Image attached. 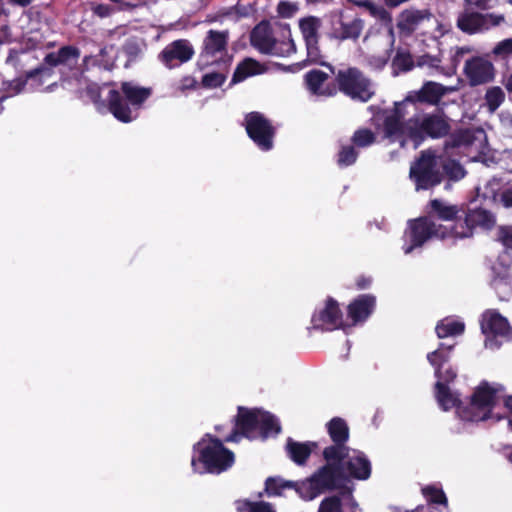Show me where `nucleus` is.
<instances>
[{
    "label": "nucleus",
    "mask_w": 512,
    "mask_h": 512,
    "mask_svg": "<svg viewBox=\"0 0 512 512\" xmlns=\"http://www.w3.org/2000/svg\"><path fill=\"white\" fill-rule=\"evenodd\" d=\"M407 106H413V96L396 102L393 110H385L374 117L377 129L383 134V138L390 143H399L404 147L409 142L416 149L425 136L438 138L444 136L449 129L447 121L439 114H415L408 121L403 119L409 111Z\"/></svg>",
    "instance_id": "obj_1"
},
{
    "label": "nucleus",
    "mask_w": 512,
    "mask_h": 512,
    "mask_svg": "<svg viewBox=\"0 0 512 512\" xmlns=\"http://www.w3.org/2000/svg\"><path fill=\"white\" fill-rule=\"evenodd\" d=\"M121 88L124 98L118 91L110 88L109 85L100 87L95 83L86 85V94L100 112L106 108L104 102L101 101V95L105 94L108 110L117 120L128 123L137 118L138 110L150 96L151 91L132 82H123Z\"/></svg>",
    "instance_id": "obj_2"
},
{
    "label": "nucleus",
    "mask_w": 512,
    "mask_h": 512,
    "mask_svg": "<svg viewBox=\"0 0 512 512\" xmlns=\"http://www.w3.org/2000/svg\"><path fill=\"white\" fill-rule=\"evenodd\" d=\"M234 461V453L210 434H206L193 445L191 468L194 473L220 474L231 468Z\"/></svg>",
    "instance_id": "obj_3"
},
{
    "label": "nucleus",
    "mask_w": 512,
    "mask_h": 512,
    "mask_svg": "<svg viewBox=\"0 0 512 512\" xmlns=\"http://www.w3.org/2000/svg\"><path fill=\"white\" fill-rule=\"evenodd\" d=\"M280 432L278 420L260 409L239 407L234 432L225 438L226 442H239L242 437L248 439L267 438Z\"/></svg>",
    "instance_id": "obj_4"
},
{
    "label": "nucleus",
    "mask_w": 512,
    "mask_h": 512,
    "mask_svg": "<svg viewBox=\"0 0 512 512\" xmlns=\"http://www.w3.org/2000/svg\"><path fill=\"white\" fill-rule=\"evenodd\" d=\"M505 388L500 383L482 381L477 385L465 407L458 408V417L463 421L479 422L488 419L499 420L494 409L500 398L504 396Z\"/></svg>",
    "instance_id": "obj_5"
},
{
    "label": "nucleus",
    "mask_w": 512,
    "mask_h": 512,
    "mask_svg": "<svg viewBox=\"0 0 512 512\" xmlns=\"http://www.w3.org/2000/svg\"><path fill=\"white\" fill-rule=\"evenodd\" d=\"M344 459L325 460L309 478L296 484V492L304 500H313L320 494L336 489L343 480Z\"/></svg>",
    "instance_id": "obj_6"
},
{
    "label": "nucleus",
    "mask_w": 512,
    "mask_h": 512,
    "mask_svg": "<svg viewBox=\"0 0 512 512\" xmlns=\"http://www.w3.org/2000/svg\"><path fill=\"white\" fill-rule=\"evenodd\" d=\"M251 44L258 51L279 57H287L295 52V44L288 26L272 30L269 23H259L251 33Z\"/></svg>",
    "instance_id": "obj_7"
},
{
    "label": "nucleus",
    "mask_w": 512,
    "mask_h": 512,
    "mask_svg": "<svg viewBox=\"0 0 512 512\" xmlns=\"http://www.w3.org/2000/svg\"><path fill=\"white\" fill-rule=\"evenodd\" d=\"M447 235L448 228L430 218L424 217L410 220L403 235L402 250L404 254H410L414 250L421 248L430 238L444 239Z\"/></svg>",
    "instance_id": "obj_8"
},
{
    "label": "nucleus",
    "mask_w": 512,
    "mask_h": 512,
    "mask_svg": "<svg viewBox=\"0 0 512 512\" xmlns=\"http://www.w3.org/2000/svg\"><path fill=\"white\" fill-rule=\"evenodd\" d=\"M442 160L431 151H423L409 171V177L417 191L428 190L442 181Z\"/></svg>",
    "instance_id": "obj_9"
},
{
    "label": "nucleus",
    "mask_w": 512,
    "mask_h": 512,
    "mask_svg": "<svg viewBox=\"0 0 512 512\" xmlns=\"http://www.w3.org/2000/svg\"><path fill=\"white\" fill-rule=\"evenodd\" d=\"M480 327L485 336L484 346L486 349L498 350L503 343L512 340V326L508 319L496 309H488L483 312Z\"/></svg>",
    "instance_id": "obj_10"
},
{
    "label": "nucleus",
    "mask_w": 512,
    "mask_h": 512,
    "mask_svg": "<svg viewBox=\"0 0 512 512\" xmlns=\"http://www.w3.org/2000/svg\"><path fill=\"white\" fill-rule=\"evenodd\" d=\"M452 146L460 148L471 161L486 162L489 146L486 133L481 128L458 131L453 136Z\"/></svg>",
    "instance_id": "obj_11"
},
{
    "label": "nucleus",
    "mask_w": 512,
    "mask_h": 512,
    "mask_svg": "<svg viewBox=\"0 0 512 512\" xmlns=\"http://www.w3.org/2000/svg\"><path fill=\"white\" fill-rule=\"evenodd\" d=\"M311 324L313 328L325 331L336 329L348 331V324L345 321L340 305L331 297L326 298L317 305L311 317Z\"/></svg>",
    "instance_id": "obj_12"
},
{
    "label": "nucleus",
    "mask_w": 512,
    "mask_h": 512,
    "mask_svg": "<svg viewBox=\"0 0 512 512\" xmlns=\"http://www.w3.org/2000/svg\"><path fill=\"white\" fill-rule=\"evenodd\" d=\"M337 81L340 90L354 100L366 102L375 93L373 84L355 68L339 71Z\"/></svg>",
    "instance_id": "obj_13"
},
{
    "label": "nucleus",
    "mask_w": 512,
    "mask_h": 512,
    "mask_svg": "<svg viewBox=\"0 0 512 512\" xmlns=\"http://www.w3.org/2000/svg\"><path fill=\"white\" fill-rule=\"evenodd\" d=\"M326 429L333 444L324 448L323 458L325 460L344 459L347 449L346 442L349 439V427L347 422L334 417L326 424Z\"/></svg>",
    "instance_id": "obj_14"
},
{
    "label": "nucleus",
    "mask_w": 512,
    "mask_h": 512,
    "mask_svg": "<svg viewBox=\"0 0 512 512\" xmlns=\"http://www.w3.org/2000/svg\"><path fill=\"white\" fill-rule=\"evenodd\" d=\"M330 27L328 37L335 40H356L360 37L364 28L361 18H354L350 22L344 21L343 11H335L329 15Z\"/></svg>",
    "instance_id": "obj_15"
},
{
    "label": "nucleus",
    "mask_w": 512,
    "mask_h": 512,
    "mask_svg": "<svg viewBox=\"0 0 512 512\" xmlns=\"http://www.w3.org/2000/svg\"><path fill=\"white\" fill-rule=\"evenodd\" d=\"M505 18L502 14L478 12H463L457 20L458 27L470 34L483 32L493 27H497L504 22Z\"/></svg>",
    "instance_id": "obj_16"
},
{
    "label": "nucleus",
    "mask_w": 512,
    "mask_h": 512,
    "mask_svg": "<svg viewBox=\"0 0 512 512\" xmlns=\"http://www.w3.org/2000/svg\"><path fill=\"white\" fill-rule=\"evenodd\" d=\"M246 131L254 143L263 151L273 146V129L268 120L258 112L246 116Z\"/></svg>",
    "instance_id": "obj_17"
},
{
    "label": "nucleus",
    "mask_w": 512,
    "mask_h": 512,
    "mask_svg": "<svg viewBox=\"0 0 512 512\" xmlns=\"http://www.w3.org/2000/svg\"><path fill=\"white\" fill-rule=\"evenodd\" d=\"M298 25L306 44L307 60L311 63H318L320 60L318 42L319 30L322 26L321 19L316 16H306L299 19Z\"/></svg>",
    "instance_id": "obj_18"
},
{
    "label": "nucleus",
    "mask_w": 512,
    "mask_h": 512,
    "mask_svg": "<svg viewBox=\"0 0 512 512\" xmlns=\"http://www.w3.org/2000/svg\"><path fill=\"white\" fill-rule=\"evenodd\" d=\"M41 39L42 35H40L38 32L34 33L32 36H29L28 41L32 42L31 48L26 50H11L9 56L7 57V63L12 65L17 70L25 71L27 74L29 71H26V69L33 67L38 60L34 48L41 42ZM35 70L36 69H34V71ZM40 70H45V68H41ZM46 71L48 74L38 78L36 82L40 83L42 78L50 75V72L47 69ZM31 72H33V70Z\"/></svg>",
    "instance_id": "obj_19"
},
{
    "label": "nucleus",
    "mask_w": 512,
    "mask_h": 512,
    "mask_svg": "<svg viewBox=\"0 0 512 512\" xmlns=\"http://www.w3.org/2000/svg\"><path fill=\"white\" fill-rule=\"evenodd\" d=\"M376 299L371 294H363L355 298L347 306V317L345 321L348 324V330L363 324L373 313Z\"/></svg>",
    "instance_id": "obj_20"
},
{
    "label": "nucleus",
    "mask_w": 512,
    "mask_h": 512,
    "mask_svg": "<svg viewBox=\"0 0 512 512\" xmlns=\"http://www.w3.org/2000/svg\"><path fill=\"white\" fill-rule=\"evenodd\" d=\"M453 347L454 344L440 343L437 349L427 354V361L434 369L436 380L456 378V371L451 366H446L451 358Z\"/></svg>",
    "instance_id": "obj_21"
},
{
    "label": "nucleus",
    "mask_w": 512,
    "mask_h": 512,
    "mask_svg": "<svg viewBox=\"0 0 512 512\" xmlns=\"http://www.w3.org/2000/svg\"><path fill=\"white\" fill-rule=\"evenodd\" d=\"M464 73L470 85L490 82L494 77L493 64L484 57H473L465 62Z\"/></svg>",
    "instance_id": "obj_22"
},
{
    "label": "nucleus",
    "mask_w": 512,
    "mask_h": 512,
    "mask_svg": "<svg viewBox=\"0 0 512 512\" xmlns=\"http://www.w3.org/2000/svg\"><path fill=\"white\" fill-rule=\"evenodd\" d=\"M227 32L210 30L204 40L203 57L207 58V63L222 61L226 65L230 59L226 57L225 49L227 45Z\"/></svg>",
    "instance_id": "obj_23"
},
{
    "label": "nucleus",
    "mask_w": 512,
    "mask_h": 512,
    "mask_svg": "<svg viewBox=\"0 0 512 512\" xmlns=\"http://www.w3.org/2000/svg\"><path fill=\"white\" fill-rule=\"evenodd\" d=\"M455 379H439L436 380L434 385V397L438 406L443 411H449L453 408H456V413L458 414L459 407H465L460 400V394L452 390L450 387V383H452Z\"/></svg>",
    "instance_id": "obj_24"
},
{
    "label": "nucleus",
    "mask_w": 512,
    "mask_h": 512,
    "mask_svg": "<svg viewBox=\"0 0 512 512\" xmlns=\"http://www.w3.org/2000/svg\"><path fill=\"white\" fill-rule=\"evenodd\" d=\"M345 465L350 476L358 480H367L371 475V463L359 450L347 449L342 466Z\"/></svg>",
    "instance_id": "obj_25"
},
{
    "label": "nucleus",
    "mask_w": 512,
    "mask_h": 512,
    "mask_svg": "<svg viewBox=\"0 0 512 512\" xmlns=\"http://www.w3.org/2000/svg\"><path fill=\"white\" fill-rule=\"evenodd\" d=\"M194 54L193 47L186 40H176L167 45L161 53V59L168 68L189 61Z\"/></svg>",
    "instance_id": "obj_26"
},
{
    "label": "nucleus",
    "mask_w": 512,
    "mask_h": 512,
    "mask_svg": "<svg viewBox=\"0 0 512 512\" xmlns=\"http://www.w3.org/2000/svg\"><path fill=\"white\" fill-rule=\"evenodd\" d=\"M437 25V18L427 10L408 9L401 13L398 26L402 31H422V27L428 24Z\"/></svg>",
    "instance_id": "obj_27"
},
{
    "label": "nucleus",
    "mask_w": 512,
    "mask_h": 512,
    "mask_svg": "<svg viewBox=\"0 0 512 512\" xmlns=\"http://www.w3.org/2000/svg\"><path fill=\"white\" fill-rule=\"evenodd\" d=\"M46 74H48L46 70H35L33 72H28L25 80L17 78L12 81H4L0 90V101L21 93L25 90L26 84L29 85L30 89H37L40 86V83L36 82L37 79Z\"/></svg>",
    "instance_id": "obj_28"
},
{
    "label": "nucleus",
    "mask_w": 512,
    "mask_h": 512,
    "mask_svg": "<svg viewBox=\"0 0 512 512\" xmlns=\"http://www.w3.org/2000/svg\"><path fill=\"white\" fill-rule=\"evenodd\" d=\"M456 90V86H443L436 82H428L422 87L420 91L411 92L408 94L413 96V106H407L406 111L416 110V101H423L435 104L440 100V98L443 95Z\"/></svg>",
    "instance_id": "obj_29"
},
{
    "label": "nucleus",
    "mask_w": 512,
    "mask_h": 512,
    "mask_svg": "<svg viewBox=\"0 0 512 512\" xmlns=\"http://www.w3.org/2000/svg\"><path fill=\"white\" fill-rule=\"evenodd\" d=\"M329 74L320 70H311L305 75V81L308 90L317 96H331L335 93L334 87H331L327 80Z\"/></svg>",
    "instance_id": "obj_30"
},
{
    "label": "nucleus",
    "mask_w": 512,
    "mask_h": 512,
    "mask_svg": "<svg viewBox=\"0 0 512 512\" xmlns=\"http://www.w3.org/2000/svg\"><path fill=\"white\" fill-rule=\"evenodd\" d=\"M79 58V52L73 47H64L57 53H50L45 56V61L50 66H60V73L64 74L65 69L74 67Z\"/></svg>",
    "instance_id": "obj_31"
},
{
    "label": "nucleus",
    "mask_w": 512,
    "mask_h": 512,
    "mask_svg": "<svg viewBox=\"0 0 512 512\" xmlns=\"http://www.w3.org/2000/svg\"><path fill=\"white\" fill-rule=\"evenodd\" d=\"M116 54V49L113 46H106L98 49V53L95 55H85L83 62L86 68L99 66L108 69L113 65Z\"/></svg>",
    "instance_id": "obj_32"
},
{
    "label": "nucleus",
    "mask_w": 512,
    "mask_h": 512,
    "mask_svg": "<svg viewBox=\"0 0 512 512\" xmlns=\"http://www.w3.org/2000/svg\"><path fill=\"white\" fill-rule=\"evenodd\" d=\"M465 330V323L456 317H447L440 320L435 331L439 338L455 337L462 335Z\"/></svg>",
    "instance_id": "obj_33"
},
{
    "label": "nucleus",
    "mask_w": 512,
    "mask_h": 512,
    "mask_svg": "<svg viewBox=\"0 0 512 512\" xmlns=\"http://www.w3.org/2000/svg\"><path fill=\"white\" fill-rule=\"evenodd\" d=\"M315 447V443H298L292 440L287 442L288 455L298 465L305 463Z\"/></svg>",
    "instance_id": "obj_34"
},
{
    "label": "nucleus",
    "mask_w": 512,
    "mask_h": 512,
    "mask_svg": "<svg viewBox=\"0 0 512 512\" xmlns=\"http://www.w3.org/2000/svg\"><path fill=\"white\" fill-rule=\"evenodd\" d=\"M264 72V68L260 63L252 59H246L236 68L233 75V82L243 81L247 77L258 75Z\"/></svg>",
    "instance_id": "obj_35"
},
{
    "label": "nucleus",
    "mask_w": 512,
    "mask_h": 512,
    "mask_svg": "<svg viewBox=\"0 0 512 512\" xmlns=\"http://www.w3.org/2000/svg\"><path fill=\"white\" fill-rule=\"evenodd\" d=\"M466 218L472 228L474 226H480L489 229L495 223L493 214L482 208L470 210L466 215Z\"/></svg>",
    "instance_id": "obj_36"
},
{
    "label": "nucleus",
    "mask_w": 512,
    "mask_h": 512,
    "mask_svg": "<svg viewBox=\"0 0 512 512\" xmlns=\"http://www.w3.org/2000/svg\"><path fill=\"white\" fill-rule=\"evenodd\" d=\"M296 484H299V482L285 481L278 477H270L265 482V491L268 496H281L283 490L287 488L296 490Z\"/></svg>",
    "instance_id": "obj_37"
},
{
    "label": "nucleus",
    "mask_w": 512,
    "mask_h": 512,
    "mask_svg": "<svg viewBox=\"0 0 512 512\" xmlns=\"http://www.w3.org/2000/svg\"><path fill=\"white\" fill-rule=\"evenodd\" d=\"M237 512H276L274 507L264 501H250L247 499L236 502Z\"/></svg>",
    "instance_id": "obj_38"
},
{
    "label": "nucleus",
    "mask_w": 512,
    "mask_h": 512,
    "mask_svg": "<svg viewBox=\"0 0 512 512\" xmlns=\"http://www.w3.org/2000/svg\"><path fill=\"white\" fill-rule=\"evenodd\" d=\"M448 228V235L446 238H454V239H463L468 238L472 235L473 229L468 223L467 218H465V221H458L454 224H448L445 225Z\"/></svg>",
    "instance_id": "obj_39"
},
{
    "label": "nucleus",
    "mask_w": 512,
    "mask_h": 512,
    "mask_svg": "<svg viewBox=\"0 0 512 512\" xmlns=\"http://www.w3.org/2000/svg\"><path fill=\"white\" fill-rule=\"evenodd\" d=\"M431 208L436 213V215L444 220L451 221L458 213V208L454 205H449L440 200H433L431 202Z\"/></svg>",
    "instance_id": "obj_40"
},
{
    "label": "nucleus",
    "mask_w": 512,
    "mask_h": 512,
    "mask_svg": "<svg viewBox=\"0 0 512 512\" xmlns=\"http://www.w3.org/2000/svg\"><path fill=\"white\" fill-rule=\"evenodd\" d=\"M413 67V60L407 53H397L392 62L393 74L409 71Z\"/></svg>",
    "instance_id": "obj_41"
},
{
    "label": "nucleus",
    "mask_w": 512,
    "mask_h": 512,
    "mask_svg": "<svg viewBox=\"0 0 512 512\" xmlns=\"http://www.w3.org/2000/svg\"><path fill=\"white\" fill-rule=\"evenodd\" d=\"M226 77L227 73L225 68L217 72H209L203 76L202 84L206 88H217L225 82Z\"/></svg>",
    "instance_id": "obj_42"
},
{
    "label": "nucleus",
    "mask_w": 512,
    "mask_h": 512,
    "mask_svg": "<svg viewBox=\"0 0 512 512\" xmlns=\"http://www.w3.org/2000/svg\"><path fill=\"white\" fill-rule=\"evenodd\" d=\"M490 112H494L503 102L504 93L499 87L489 89L485 96Z\"/></svg>",
    "instance_id": "obj_43"
},
{
    "label": "nucleus",
    "mask_w": 512,
    "mask_h": 512,
    "mask_svg": "<svg viewBox=\"0 0 512 512\" xmlns=\"http://www.w3.org/2000/svg\"><path fill=\"white\" fill-rule=\"evenodd\" d=\"M423 495L431 503L447 504V498L441 488L426 486L422 489Z\"/></svg>",
    "instance_id": "obj_44"
},
{
    "label": "nucleus",
    "mask_w": 512,
    "mask_h": 512,
    "mask_svg": "<svg viewBox=\"0 0 512 512\" xmlns=\"http://www.w3.org/2000/svg\"><path fill=\"white\" fill-rule=\"evenodd\" d=\"M441 170L445 171L448 177L452 180H460L465 176V170L463 167L453 160H449L447 162L442 161Z\"/></svg>",
    "instance_id": "obj_45"
},
{
    "label": "nucleus",
    "mask_w": 512,
    "mask_h": 512,
    "mask_svg": "<svg viewBox=\"0 0 512 512\" xmlns=\"http://www.w3.org/2000/svg\"><path fill=\"white\" fill-rule=\"evenodd\" d=\"M358 157L357 151L353 146H344L338 154V165L347 167L355 163Z\"/></svg>",
    "instance_id": "obj_46"
},
{
    "label": "nucleus",
    "mask_w": 512,
    "mask_h": 512,
    "mask_svg": "<svg viewBox=\"0 0 512 512\" xmlns=\"http://www.w3.org/2000/svg\"><path fill=\"white\" fill-rule=\"evenodd\" d=\"M317 512H342V502L338 496L325 497L318 508Z\"/></svg>",
    "instance_id": "obj_47"
},
{
    "label": "nucleus",
    "mask_w": 512,
    "mask_h": 512,
    "mask_svg": "<svg viewBox=\"0 0 512 512\" xmlns=\"http://www.w3.org/2000/svg\"><path fill=\"white\" fill-rule=\"evenodd\" d=\"M375 134L368 129L357 130L353 135V142L358 147H367L375 142Z\"/></svg>",
    "instance_id": "obj_48"
},
{
    "label": "nucleus",
    "mask_w": 512,
    "mask_h": 512,
    "mask_svg": "<svg viewBox=\"0 0 512 512\" xmlns=\"http://www.w3.org/2000/svg\"><path fill=\"white\" fill-rule=\"evenodd\" d=\"M421 32L430 35L432 38H438L447 32V27L437 19V25L430 23L423 26Z\"/></svg>",
    "instance_id": "obj_49"
},
{
    "label": "nucleus",
    "mask_w": 512,
    "mask_h": 512,
    "mask_svg": "<svg viewBox=\"0 0 512 512\" xmlns=\"http://www.w3.org/2000/svg\"><path fill=\"white\" fill-rule=\"evenodd\" d=\"M470 52V48L468 47H458L455 49V52L452 56V66L445 72L446 75L451 76L455 74L456 67L460 63L462 57Z\"/></svg>",
    "instance_id": "obj_50"
},
{
    "label": "nucleus",
    "mask_w": 512,
    "mask_h": 512,
    "mask_svg": "<svg viewBox=\"0 0 512 512\" xmlns=\"http://www.w3.org/2000/svg\"><path fill=\"white\" fill-rule=\"evenodd\" d=\"M277 10L280 16L289 18L297 12L298 5L293 2L282 1L278 4Z\"/></svg>",
    "instance_id": "obj_51"
},
{
    "label": "nucleus",
    "mask_w": 512,
    "mask_h": 512,
    "mask_svg": "<svg viewBox=\"0 0 512 512\" xmlns=\"http://www.w3.org/2000/svg\"><path fill=\"white\" fill-rule=\"evenodd\" d=\"M467 5L474 6L478 9L488 10L494 8L499 0H464Z\"/></svg>",
    "instance_id": "obj_52"
},
{
    "label": "nucleus",
    "mask_w": 512,
    "mask_h": 512,
    "mask_svg": "<svg viewBox=\"0 0 512 512\" xmlns=\"http://www.w3.org/2000/svg\"><path fill=\"white\" fill-rule=\"evenodd\" d=\"M367 11L369 12V14L372 17L379 19V20H385L388 17L387 11L383 7L376 5L372 1L368 5Z\"/></svg>",
    "instance_id": "obj_53"
},
{
    "label": "nucleus",
    "mask_w": 512,
    "mask_h": 512,
    "mask_svg": "<svg viewBox=\"0 0 512 512\" xmlns=\"http://www.w3.org/2000/svg\"><path fill=\"white\" fill-rule=\"evenodd\" d=\"M498 237L505 247L512 248V227H501Z\"/></svg>",
    "instance_id": "obj_54"
},
{
    "label": "nucleus",
    "mask_w": 512,
    "mask_h": 512,
    "mask_svg": "<svg viewBox=\"0 0 512 512\" xmlns=\"http://www.w3.org/2000/svg\"><path fill=\"white\" fill-rule=\"evenodd\" d=\"M493 53L496 55L512 53V38L503 40L498 43L493 49Z\"/></svg>",
    "instance_id": "obj_55"
},
{
    "label": "nucleus",
    "mask_w": 512,
    "mask_h": 512,
    "mask_svg": "<svg viewBox=\"0 0 512 512\" xmlns=\"http://www.w3.org/2000/svg\"><path fill=\"white\" fill-rule=\"evenodd\" d=\"M500 201L505 208H512V185L502 192Z\"/></svg>",
    "instance_id": "obj_56"
},
{
    "label": "nucleus",
    "mask_w": 512,
    "mask_h": 512,
    "mask_svg": "<svg viewBox=\"0 0 512 512\" xmlns=\"http://www.w3.org/2000/svg\"><path fill=\"white\" fill-rule=\"evenodd\" d=\"M11 41V33L8 26H2L0 28V47Z\"/></svg>",
    "instance_id": "obj_57"
},
{
    "label": "nucleus",
    "mask_w": 512,
    "mask_h": 512,
    "mask_svg": "<svg viewBox=\"0 0 512 512\" xmlns=\"http://www.w3.org/2000/svg\"><path fill=\"white\" fill-rule=\"evenodd\" d=\"M508 285L509 284L505 279L494 280V282H493L494 289L497 291L498 294H500L501 290L504 289ZM499 298L501 300H505V297H503L501 295H499Z\"/></svg>",
    "instance_id": "obj_58"
},
{
    "label": "nucleus",
    "mask_w": 512,
    "mask_h": 512,
    "mask_svg": "<svg viewBox=\"0 0 512 512\" xmlns=\"http://www.w3.org/2000/svg\"><path fill=\"white\" fill-rule=\"evenodd\" d=\"M195 80L192 77H185L181 80L180 89L186 90L191 89L195 86Z\"/></svg>",
    "instance_id": "obj_59"
},
{
    "label": "nucleus",
    "mask_w": 512,
    "mask_h": 512,
    "mask_svg": "<svg viewBox=\"0 0 512 512\" xmlns=\"http://www.w3.org/2000/svg\"><path fill=\"white\" fill-rule=\"evenodd\" d=\"M94 13L99 15L100 17H105L109 15L110 8L106 5H97L94 8Z\"/></svg>",
    "instance_id": "obj_60"
},
{
    "label": "nucleus",
    "mask_w": 512,
    "mask_h": 512,
    "mask_svg": "<svg viewBox=\"0 0 512 512\" xmlns=\"http://www.w3.org/2000/svg\"><path fill=\"white\" fill-rule=\"evenodd\" d=\"M386 63H387V56H382V57L378 58L374 64L371 63V65L376 69H381L382 67L385 66Z\"/></svg>",
    "instance_id": "obj_61"
},
{
    "label": "nucleus",
    "mask_w": 512,
    "mask_h": 512,
    "mask_svg": "<svg viewBox=\"0 0 512 512\" xmlns=\"http://www.w3.org/2000/svg\"><path fill=\"white\" fill-rule=\"evenodd\" d=\"M371 282H372L371 278H363V279L358 280L357 285L361 289H365L370 286Z\"/></svg>",
    "instance_id": "obj_62"
},
{
    "label": "nucleus",
    "mask_w": 512,
    "mask_h": 512,
    "mask_svg": "<svg viewBox=\"0 0 512 512\" xmlns=\"http://www.w3.org/2000/svg\"><path fill=\"white\" fill-rule=\"evenodd\" d=\"M9 1H10V3H12L14 5L25 7V6H28L29 4H31L33 0H9Z\"/></svg>",
    "instance_id": "obj_63"
},
{
    "label": "nucleus",
    "mask_w": 512,
    "mask_h": 512,
    "mask_svg": "<svg viewBox=\"0 0 512 512\" xmlns=\"http://www.w3.org/2000/svg\"><path fill=\"white\" fill-rule=\"evenodd\" d=\"M504 406L510 413H512V395L504 398Z\"/></svg>",
    "instance_id": "obj_64"
}]
</instances>
